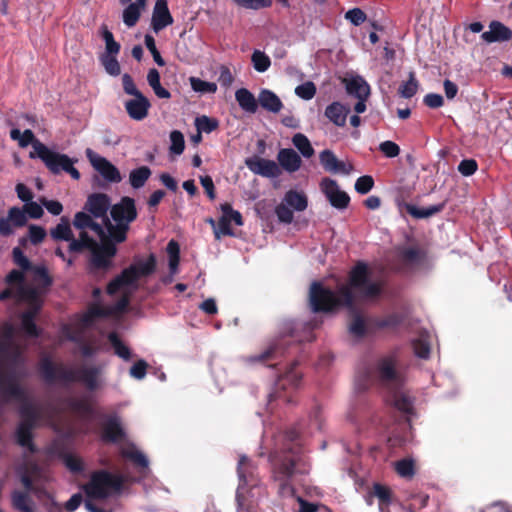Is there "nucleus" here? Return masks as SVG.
<instances>
[{
  "instance_id": "nucleus-1",
  "label": "nucleus",
  "mask_w": 512,
  "mask_h": 512,
  "mask_svg": "<svg viewBox=\"0 0 512 512\" xmlns=\"http://www.w3.org/2000/svg\"><path fill=\"white\" fill-rule=\"evenodd\" d=\"M296 429L287 430L282 436V444L270 455L272 479L278 484V493L290 497L295 493L291 479L300 470L302 446Z\"/></svg>"
},
{
  "instance_id": "nucleus-2",
  "label": "nucleus",
  "mask_w": 512,
  "mask_h": 512,
  "mask_svg": "<svg viewBox=\"0 0 512 512\" xmlns=\"http://www.w3.org/2000/svg\"><path fill=\"white\" fill-rule=\"evenodd\" d=\"M39 373L46 383L61 381L64 383H81L87 390L95 391L101 386L100 366H81L78 369L67 368L63 364H55L49 357L39 361Z\"/></svg>"
},
{
  "instance_id": "nucleus-3",
  "label": "nucleus",
  "mask_w": 512,
  "mask_h": 512,
  "mask_svg": "<svg viewBox=\"0 0 512 512\" xmlns=\"http://www.w3.org/2000/svg\"><path fill=\"white\" fill-rule=\"evenodd\" d=\"M370 276L371 272L368 264L364 261L356 262L349 272L348 285H342L338 289L339 307L354 308L355 296L353 291L364 299L379 297L383 292V284L381 281H372Z\"/></svg>"
},
{
  "instance_id": "nucleus-4",
  "label": "nucleus",
  "mask_w": 512,
  "mask_h": 512,
  "mask_svg": "<svg viewBox=\"0 0 512 512\" xmlns=\"http://www.w3.org/2000/svg\"><path fill=\"white\" fill-rule=\"evenodd\" d=\"M397 364L398 358L395 353L378 358L371 369L365 370L358 376V389L365 390L374 381L388 391L401 388L404 377L401 371L398 370Z\"/></svg>"
},
{
  "instance_id": "nucleus-5",
  "label": "nucleus",
  "mask_w": 512,
  "mask_h": 512,
  "mask_svg": "<svg viewBox=\"0 0 512 512\" xmlns=\"http://www.w3.org/2000/svg\"><path fill=\"white\" fill-rule=\"evenodd\" d=\"M110 216L115 224L111 222L109 217H105L107 233L116 242H125L130 230V224L138 216L135 200L129 196L122 197L118 203L110 208Z\"/></svg>"
},
{
  "instance_id": "nucleus-6",
  "label": "nucleus",
  "mask_w": 512,
  "mask_h": 512,
  "mask_svg": "<svg viewBox=\"0 0 512 512\" xmlns=\"http://www.w3.org/2000/svg\"><path fill=\"white\" fill-rule=\"evenodd\" d=\"M19 416L20 421L14 432L15 443L29 453L35 454L38 448L34 442V430L39 426L42 419L41 410L27 398L19 407Z\"/></svg>"
},
{
  "instance_id": "nucleus-7",
  "label": "nucleus",
  "mask_w": 512,
  "mask_h": 512,
  "mask_svg": "<svg viewBox=\"0 0 512 512\" xmlns=\"http://www.w3.org/2000/svg\"><path fill=\"white\" fill-rule=\"evenodd\" d=\"M124 481L122 475L112 474L107 470H97L91 474L90 480L83 486V490L89 498L105 499L112 493L120 492Z\"/></svg>"
},
{
  "instance_id": "nucleus-8",
  "label": "nucleus",
  "mask_w": 512,
  "mask_h": 512,
  "mask_svg": "<svg viewBox=\"0 0 512 512\" xmlns=\"http://www.w3.org/2000/svg\"><path fill=\"white\" fill-rule=\"evenodd\" d=\"M36 155L52 174L57 175L63 171L74 180L80 179V172L74 167L77 160L71 159L68 155L52 151L42 142H37Z\"/></svg>"
},
{
  "instance_id": "nucleus-9",
  "label": "nucleus",
  "mask_w": 512,
  "mask_h": 512,
  "mask_svg": "<svg viewBox=\"0 0 512 512\" xmlns=\"http://www.w3.org/2000/svg\"><path fill=\"white\" fill-rule=\"evenodd\" d=\"M7 347L4 344L0 345V399L4 402L10 400H17L19 402L26 401L27 394L25 389L19 384L18 379L14 372H5L2 369V354L5 353Z\"/></svg>"
},
{
  "instance_id": "nucleus-10",
  "label": "nucleus",
  "mask_w": 512,
  "mask_h": 512,
  "mask_svg": "<svg viewBox=\"0 0 512 512\" xmlns=\"http://www.w3.org/2000/svg\"><path fill=\"white\" fill-rule=\"evenodd\" d=\"M310 306L313 312H332L339 307L337 294L320 282L312 283L309 293Z\"/></svg>"
},
{
  "instance_id": "nucleus-11",
  "label": "nucleus",
  "mask_w": 512,
  "mask_h": 512,
  "mask_svg": "<svg viewBox=\"0 0 512 512\" xmlns=\"http://www.w3.org/2000/svg\"><path fill=\"white\" fill-rule=\"evenodd\" d=\"M116 242L112 237L109 236V240H103L100 243H96L89 252L90 265L93 270L107 271L113 266V258L117 254Z\"/></svg>"
},
{
  "instance_id": "nucleus-12",
  "label": "nucleus",
  "mask_w": 512,
  "mask_h": 512,
  "mask_svg": "<svg viewBox=\"0 0 512 512\" xmlns=\"http://www.w3.org/2000/svg\"><path fill=\"white\" fill-rule=\"evenodd\" d=\"M320 188L332 207L344 210L349 206L350 196L339 188L336 180L325 177L320 182Z\"/></svg>"
},
{
  "instance_id": "nucleus-13",
  "label": "nucleus",
  "mask_w": 512,
  "mask_h": 512,
  "mask_svg": "<svg viewBox=\"0 0 512 512\" xmlns=\"http://www.w3.org/2000/svg\"><path fill=\"white\" fill-rule=\"evenodd\" d=\"M86 156L93 168L108 182L119 183L122 180L120 171L106 158L96 154L91 149L86 150Z\"/></svg>"
},
{
  "instance_id": "nucleus-14",
  "label": "nucleus",
  "mask_w": 512,
  "mask_h": 512,
  "mask_svg": "<svg viewBox=\"0 0 512 512\" xmlns=\"http://www.w3.org/2000/svg\"><path fill=\"white\" fill-rule=\"evenodd\" d=\"M287 341L284 337L271 343L263 352L250 356V362H260L268 364L270 367H274L278 364V360L285 354Z\"/></svg>"
},
{
  "instance_id": "nucleus-15",
  "label": "nucleus",
  "mask_w": 512,
  "mask_h": 512,
  "mask_svg": "<svg viewBox=\"0 0 512 512\" xmlns=\"http://www.w3.org/2000/svg\"><path fill=\"white\" fill-rule=\"evenodd\" d=\"M245 164L251 172L263 177L275 178L281 174L279 165L273 160L254 156L247 158Z\"/></svg>"
},
{
  "instance_id": "nucleus-16",
  "label": "nucleus",
  "mask_w": 512,
  "mask_h": 512,
  "mask_svg": "<svg viewBox=\"0 0 512 512\" xmlns=\"http://www.w3.org/2000/svg\"><path fill=\"white\" fill-rule=\"evenodd\" d=\"M110 207V198L105 193H93L88 196L84 209L94 218H102L105 225V217Z\"/></svg>"
},
{
  "instance_id": "nucleus-17",
  "label": "nucleus",
  "mask_w": 512,
  "mask_h": 512,
  "mask_svg": "<svg viewBox=\"0 0 512 512\" xmlns=\"http://www.w3.org/2000/svg\"><path fill=\"white\" fill-rule=\"evenodd\" d=\"M172 23L173 17L169 11L167 0H156L151 18L153 31L158 33Z\"/></svg>"
},
{
  "instance_id": "nucleus-18",
  "label": "nucleus",
  "mask_w": 512,
  "mask_h": 512,
  "mask_svg": "<svg viewBox=\"0 0 512 512\" xmlns=\"http://www.w3.org/2000/svg\"><path fill=\"white\" fill-rule=\"evenodd\" d=\"M125 110L129 117L136 121H141L148 116L151 103L149 99L142 94L134 96L124 104Z\"/></svg>"
},
{
  "instance_id": "nucleus-19",
  "label": "nucleus",
  "mask_w": 512,
  "mask_h": 512,
  "mask_svg": "<svg viewBox=\"0 0 512 512\" xmlns=\"http://www.w3.org/2000/svg\"><path fill=\"white\" fill-rule=\"evenodd\" d=\"M237 473L240 480V487H256L259 483V478L256 473V467L246 456H241L238 462Z\"/></svg>"
},
{
  "instance_id": "nucleus-20",
  "label": "nucleus",
  "mask_w": 512,
  "mask_h": 512,
  "mask_svg": "<svg viewBox=\"0 0 512 512\" xmlns=\"http://www.w3.org/2000/svg\"><path fill=\"white\" fill-rule=\"evenodd\" d=\"M137 281L138 275H136V265H130L123 269L119 275L108 283L106 291L109 295H114L122 287L133 285Z\"/></svg>"
},
{
  "instance_id": "nucleus-21",
  "label": "nucleus",
  "mask_w": 512,
  "mask_h": 512,
  "mask_svg": "<svg viewBox=\"0 0 512 512\" xmlns=\"http://www.w3.org/2000/svg\"><path fill=\"white\" fill-rule=\"evenodd\" d=\"M125 437L124 429L121 426L120 419L117 416L109 417L102 424L101 438L104 442L118 443Z\"/></svg>"
},
{
  "instance_id": "nucleus-22",
  "label": "nucleus",
  "mask_w": 512,
  "mask_h": 512,
  "mask_svg": "<svg viewBox=\"0 0 512 512\" xmlns=\"http://www.w3.org/2000/svg\"><path fill=\"white\" fill-rule=\"evenodd\" d=\"M17 299L25 301L29 308L25 312H34L33 315H38L42 308V298L37 288L21 286L17 288Z\"/></svg>"
},
{
  "instance_id": "nucleus-23",
  "label": "nucleus",
  "mask_w": 512,
  "mask_h": 512,
  "mask_svg": "<svg viewBox=\"0 0 512 512\" xmlns=\"http://www.w3.org/2000/svg\"><path fill=\"white\" fill-rule=\"evenodd\" d=\"M481 38L487 43L504 42L512 38V31L499 21H492L489 30L482 33Z\"/></svg>"
},
{
  "instance_id": "nucleus-24",
  "label": "nucleus",
  "mask_w": 512,
  "mask_h": 512,
  "mask_svg": "<svg viewBox=\"0 0 512 512\" xmlns=\"http://www.w3.org/2000/svg\"><path fill=\"white\" fill-rule=\"evenodd\" d=\"M319 161L325 171L348 174L349 170L343 161L338 160L332 150L325 149L319 154Z\"/></svg>"
},
{
  "instance_id": "nucleus-25",
  "label": "nucleus",
  "mask_w": 512,
  "mask_h": 512,
  "mask_svg": "<svg viewBox=\"0 0 512 512\" xmlns=\"http://www.w3.org/2000/svg\"><path fill=\"white\" fill-rule=\"evenodd\" d=\"M369 494L371 497L378 499L380 512H390L389 506L393 502L394 495L388 486L381 483H374Z\"/></svg>"
},
{
  "instance_id": "nucleus-26",
  "label": "nucleus",
  "mask_w": 512,
  "mask_h": 512,
  "mask_svg": "<svg viewBox=\"0 0 512 512\" xmlns=\"http://www.w3.org/2000/svg\"><path fill=\"white\" fill-rule=\"evenodd\" d=\"M345 88L350 96L358 100L367 99L370 95V87L367 82L360 76L352 77L351 79H343Z\"/></svg>"
},
{
  "instance_id": "nucleus-27",
  "label": "nucleus",
  "mask_w": 512,
  "mask_h": 512,
  "mask_svg": "<svg viewBox=\"0 0 512 512\" xmlns=\"http://www.w3.org/2000/svg\"><path fill=\"white\" fill-rule=\"evenodd\" d=\"M277 160L279 165L289 173L299 170L302 164L300 156L291 148L280 149Z\"/></svg>"
},
{
  "instance_id": "nucleus-28",
  "label": "nucleus",
  "mask_w": 512,
  "mask_h": 512,
  "mask_svg": "<svg viewBox=\"0 0 512 512\" xmlns=\"http://www.w3.org/2000/svg\"><path fill=\"white\" fill-rule=\"evenodd\" d=\"M348 330L349 333L356 338H363L367 334L374 332L371 319L366 321V319L358 312H353Z\"/></svg>"
},
{
  "instance_id": "nucleus-29",
  "label": "nucleus",
  "mask_w": 512,
  "mask_h": 512,
  "mask_svg": "<svg viewBox=\"0 0 512 512\" xmlns=\"http://www.w3.org/2000/svg\"><path fill=\"white\" fill-rule=\"evenodd\" d=\"M349 112V107L340 102H333L326 107L325 116L336 126L343 127Z\"/></svg>"
},
{
  "instance_id": "nucleus-30",
  "label": "nucleus",
  "mask_w": 512,
  "mask_h": 512,
  "mask_svg": "<svg viewBox=\"0 0 512 512\" xmlns=\"http://www.w3.org/2000/svg\"><path fill=\"white\" fill-rule=\"evenodd\" d=\"M258 101L263 109L271 113H279L283 108L281 99L269 89H262L259 92Z\"/></svg>"
},
{
  "instance_id": "nucleus-31",
  "label": "nucleus",
  "mask_w": 512,
  "mask_h": 512,
  "mask_svg": "<svg viewBox=\"0 0 512 512\" xmlns=\"http://www.w3.org/2000/svg\"><path fill=\"white\" fill-rule=\"evenodd\" d=\"M10 138L14 141H18V145L21 148H25L28 145H32L34 151L30 152L29 157L35 158L36 155V146L37 142H40L37 138H35L34 133L30 129L24 130V132H21L18 128H13L10 131Z\"/></svg>"
},
{
  "instance_id": "nucleus-32",
  "label": "nucleus",
  "mask_w": 512,
  "mask_h": 512,
  "mask_svg": "<svg viewBox=\"0 0 512 512\" xmlns=\"http://www.w3.org/2000/svg\"><path fill=\"white\" fill-rule=\"evenodd\" d=\"M235 99L242 110L254 114L258 110L259 101L247 88H239L235 92Z\"/></svg>"
},
{
  "instance_id": "nucleus-33",
  "label": "nucleus",
  "mask_w": 512,
  "mask_h": 512,
  "mask_svg": "<svg viewBox=\"0 0 512 512\" xmlns=\"http://www.w3.org/2000/svg\"><path fill=\"white\" fill-rule=\"evenodd\" d=\"M147 0H136L130 3L122 14L123 22L127 27H134L140 19L142 11L146 8Z\"/></svg>"
},
{
  "instance_id": "nucleus-34",
  "label": "nucleus",
  "mask_w": 512,
  "mask_h": 512,
  "mask_svg": "<svg viewBox=\"0 0 512 512\" xmlns=\"http://www.w3.org/2000/svg\"><path fill=\"white\" fill-rule=\"evenodd\" d=\"M96 243L97 241L92 238L85 230H81L78 239H75L74 235L72 236L68 249L71 253H82L85 250L89 251V249L96 245Z\"/></svg>"
},
{
  "instance_id": "nucleus-35",
  "label": "nucleus",
  "mask_w": 512,
  "mask_h": 512,
  "mask_svg": "<svg viewBox=\"0 0 512 512\" xmlns=\"http://www.w3.org/2000/svg\"><path fill=\"white\" fill-rule=\"evenodd\" d=\"M66 404L72 412L82 417H91L94 413L91 403L86 398H69Z\"/></svg>"
},
{
  "instance_id": "nucleus-36",
  "label": "nucleus",
  "mask_w": 512,
  "mask_h": 512,
  "mask_svg": "<svg viewBox=\"0 0 512 512\" xmlns=\"http://www.w3.org/2000/svg\"><path fill=\"white\" fill-rule=\"evenodd\" d=\"M50 235L55 241L71 242L73 233L68 218L62 217L60 223L50 230Z\"/></svg>"
},
{
  "instance_id": "nucleus-37",
  "label": "nucleus",
  "mask_w": 512,
  "mask_h": 512,
  "mask_svg": "<svg viewBox=\"0 0 512 512\" xmlns=\"http://www.w3.org/2000/svg\"><path fill=\"white\" fill-rule=\"evenodd\" d=\"M34 312H23L21 315V330L30 338H37L41 334V330L35 323L36 315Z\"/></svg>"
},
{
  "instance_id": "nucleus-38",
  "label": "nucleus",
  "mask_w": 512,
  "mask_h": 512,
  "mask_svg": "<svg viewBox=\"0 0 512 512\" xmlns=\"http://www.w3.org/2000/svg\"><path fill=\"white\" fill-rule=\"evenodd\" d=\"M11 502L13 508L20 512H33L28 492L14 490L11 494Z\"/></svg>"
},
{
  "instance_id": "nucleus-39",
  "label": "nucleus",
  "mask_w": 512,
  "mask_h": 512,
  "mask_svg": "<svg viewBox=\"0 0 512 512\" xmlns=\"http://www.w3.org/2000/svg\"><path fill=\"white\" fill-rule=\"evenodd\" d=\"M403 321V317L398 313H391L384 317L372 318L371 324L373 325L374 331L385 328H395L399 326Z\"/></svg>"
},
{
  "instance_id": "nucleus-40",
  "label": "nucleus",
  "mask_w": 512,
  "mask_h": 512,
  "mask_svg": "<svg viewBox=\"0 0 512 512\" xmlns=\"http://www.w3.org/2000/svg\"><path fill=\"white\" fill-rule=\"evenodd\" d=\"M151 176V169L148 166H141L133 169L129 174L130 185L134 189H139L145 185Z\"/></svg>"
},
{
  "instance_id": "nucleus-41",
  "label": "nucleus",
  "mask_w": 512,
  "mask_h": 512,
  "mask_svg": "<svg viewBox=\"0 0 512 512\" xmlns=\"http://www.w3.org/2000/svg\"><path fill=\"white\" fill-rule=\"evenodd\" d=\"M444 207V202L436 205H431L426 208H418L414 205H407V212L417 219H423L441 212L444 209Z\"/></svg>"
},
{
  "instance_id": "nucleus-42",
  "label": "nucleus",
  "mask_w": 512,
  "mask_h": 512,
  "mask_svg": "<svg viewBox=\"0 0 512 512\" xmlns=\"http://www.w3.org/2000/svg\"><path fill=\"white\" fill-rule=\"evenodd\" d=\"M389 392L392 395V401L395 408L404 413L412 412L413 403L407 395L400 392V388L391 389Z\"/></svg>"
},
{
  "instance_id": "nucleus-43",
  "label": "nucleus",
  "mask_w": 512,
  "mask_h": 512,
  "mask_svg": "<svg viewBox=\"0 0 512 512\" xmlns=\"http://www.w3.org/2000/svg\"><path fill=\"white\" fill-rule=\"evenodd\" d=\"M288 206L293 207L296 211H304L308 206V200L304 193L295 190H289L284 197Z\"/></svg>"
},
{
  "instance_id": "nucleus-44",
  "label": "nucleus",
  "mask_w": 512,
  "mask_h": 512,
  "mask_svg": "<svg viewBox=\"0 0 512 512\" xmlns=\"http://www.w3.org/2000/svg\"><path fill=\"white\" fill-rule=\"evenodd\" d=\"M134 265H136V275H138V279L148 277L156 271V256L151 253L145 261H138Z\"/></svg>"
},
{
  "instance_id": "nucleus-45",
  "label": "nucleus",
  "mask_w": 512,
  "mask_h": 512,
  "mask_svg": "<svg viewBox=\"0 0 512 512\" xmlns=\"http://www.w3.org/2000/svg\"><path fill=\"white\" fill-rule=\"evenodd\" d=\"M292 143L305 158H310L315 153L309 139L302 133L295 134L292 138Z\"/></svg>"
},
{
  "instance_id": "nucleus-46",
  "label": "nucleus",
  "mask_w": 512,
  "mask_h": 512,
  "mask_svg": "<svg viewBox=\"0 0 512 512\" xmlns=\"http://www.w3.org/2000/svg\"><path fill=\"white\" fill-rule=\"evenodd\" d=\"M419 82L416 79V75L414 71L409 73L408 81L402 83L398 89V94L402 98H412L418 91Z\"/></svg>"
},
{
  "instance_id": "nucleus-47",
  "label": "nucleus",
  "mask_w": 512,
  "mask_h": 512,
  "mask_svg": "<svg viewBox=\"0 0 512 512\" xmlns=\"http://www.w3.org/2000/svg\"><path fill=\"white\" fill-rule=\"evenodd\" d=\"M297 362L294 361L286 369L283 375L279 376V382H288L292 387H297L302 379V375L296 370ZM285 386V383L282 384Z\"/></svg>"
},
{
  "instance_id": "nucleus-48",
  "label": "nucleus",
  "mask_w": 512,
  "mask_h": 512,
  "mask_svg": "<svg viewBox=\"0 0 512 512\" xmlns=\"http://www.w3.org/2000/svg\"><path fill=\"white\" fill-rule=\"evenodd\" d=\"M108 340L110 341L111 345L114 348L115 354L119 356L120 358L128 361L131 358V351L130 349L121 341V339L118 337L117 333L111 332L108 335Z\"/></svg>"
},
{
  "instance_id": "nucleus-49",
  "label": "nucleus",
  "mask_w": 512,
  "mask_h": 512,
  "mask_svg": "<svg viewBox=\"0 0 512 512\" xmlns=\"http://www.w3.org/2000/svg\"><path fill=\"white\" fill-rule=\"evenodd\" d=\"M251 61L254 69L257 72L263 73L269 69L271 66L270 57L261 50H254L251 56Z\"/></svg>"
},
{
  "instance_id": "nucleus-50",
  "label": "nucleus",
  "mask_w": 512,
  "mask_h": 512,
  "mask_svg": "<svg viewBox=\"0 0 512 512\" xmlns=\"http://www.w3.org/2000/svg\"><path fill=\"white\" fill-rule=\"evenodd\" d=\"M195 126L199 133H211L218 128L219 122L215 118L202 115L195 119Z\"/></svg>"
},
{
  "instance_id": "nucleus-51",
  "label": "nucleus",
  "mask_w": 512,
  "mask_h": 512,
  "mask_svg": "<svg viewBox=\"0 0 512 512\" xmlns=\"http://www.w3.org/2000/svg\"><path fill=\"white\" fill-rule=\"evenodd\" d=\"M399 257L404 263L413 264L423 258V253L416 247H404L399 250Z\"/></svg>"
},
{
  "instance_id": "nucleus-52",
  "label": "nucleus",
  "mask_w": 512,
  "mask_h": 512,
  "mask_svg": "<svg viewBox=\"0 0 512 512\" xmlns=\"http://www.w3.org/2000/svg\"><path fill=\"white\" fill-rule=\"evenodd\" d=\"M190 85L195 92L202 94L215 93L217 91V84L214 82L204 81L197 77L190 78Z\"/></svg>"
},
{
  "instance_id": "nucleus-53",
  "label": "nucleus",
  "mask_w": 512,
  "mask_h": 512,
  "mask_svg": "<svg viewBox=\"0 0 512 512\" xmlns=\"http://www.w3.org/2000/svg\"><path fill=\"white\" fill-rule=\"evenodd\" d=\"M395 470L401 477L411 478L415 474V465L412 459H401L395 463Z\"/></svg>"
},
{
  "instance_id": "nucleus-54",
  "label": "nucleus",
  "mask_w": 512,
  "mask_h": 512,
  "mask_svg": "<svg viewBox=\"0 0 512 512\" xmlns=\"http://www.w3.org/2000/svg\"><path fill=\"white\" fill-rule=\"evenodd\" d=\"M100 61L105 68V71L111 76H118L121 73V68L116 56L102 55Z\"/></svg>"
},
{
  "instance_id": "nucleus-55",
  "label": "nucleus",
  "mask_w": 512,
  "mask_h": 512,
  "mask_svg": "<svg viewBox=\"0 0 512 512\" xmlns=\"http://www.w3.org/2000/svg\"><path fill=\"white\" fill-rule=\"evenodd\" d=\"M170 141V152L175 155L182 154L185 148V140L183 134L178 130L172 131L170 133Z\"/></svg>"
},
{
  "instance_id": "nucleus-56",
  "label": "nucleus",
  "mask_w": 512,
  "mask_h": 512,
  "mask_svg": "<svg viewBox=\"0 0 512 512\" xmlns=\"http://www.w3.org/2000/svg\"><path fill=\"white\" fill-rule=\"evenodd\" d=\"M59 456L63 458L66 467L73 473H80L83 471L84 466L82 460L69 453H59Z\"/></svg>"
},
{
  "instance_id": "nucleus-57",
  "label": "nucleus",
  "mask_w": 512,
  "mask_h": 512,
  "mask_svg": "<svg viewBox=\"0 0 512 512\" xmlns=\"http://www.w3.org/2000/svg\"><path fill=\"white\" fill-rule=\"evenodd\" d=\"M9 220L12 222V225L15 227H23L27 223V216L24 209L19 207H11L8 211Z\"/></svg>"
},
{
  "instance_id": "nucleus-58",
  "label": "nucleus",
  "mask_w": 512,
  "mask_h": 512,
  "mask_svg": "<svg viewBox=\"0 0 512 512\" xmlns=\"http://www.w3.org/2000/svg\"><path fill=\"white\" fill-rule=\"evenodd\" d=\"M295 94L304 100H310L316 94V86L313 82L307 81L295 88Z\"/></svg>"
},
{
  "instance_id": "nucleus-59",
  "label": "nucleus",
  "mask_w": 512,
  "mask_h": 512,
  "mask_svg": "<svg viewBox=\"0 0 512 512\" xmlns=\"http://www.w3.org/2000/svg\"><path fill=\"white\" fill-rule=\"evenodd\" d=\"M144 43H145L146 48L152 54L153 59L157 63V65L164 66L165 65V61L162 58L160 52L158 51V49L156 47L154 37L152 35H150V34H146L145 37H144Z\"/></svg>"
},
{
  "instance_id": "nucleus-60",
  "label": "nucleus",
  "mask_w": 512,
  "mask_h": 512,
  "mask_svg": "<svg viewBox=\"0 0 512 512\" xmlns=\"http://www.w3.org/2000/svg\"><path fill=\"white\" fill-rule=\"evenodd\" d=\"M233 2L240 7L253 10L268 8L272 5V0H233Z\"/></svg>"
},
{
  "instance_id": "nucleus-61",
  "label": "nucleus",
  "mask_w": 512,
  "mask_h": 512,
  "mask_svg": "<svg viewBox=\"0 0 512 512\" xmlns=\"http://www.w3.org/2000/svg\"><path fill=\"white\" fill-rule=\"evenodd\" d=\"M374 186V179L372 176L370 175H364V176H361L359 177L356 182H355V190L359 193V194H367L368 192L371 191V189L373 188Z\"/></svg>"
},
{
  "instance_id": "nucleus-62",
  "label": "nucleus",
  "mask_w": 512,
  "mask_h": 512,
  "mask_svg": "<svg viewBox=\"0 0 512 512\" xmlns=\"http://www.w3.org/2000/svg\"><path fill=\"white\" fill-rule=\"evenodd\" d=\"M123 456L129 460H131L136 466H139L141 468H147L148 467V459L146 456L138 451V450H131V451H125L123 453Z\"/></svg>"
},
{
  "instance_id": "nucleus-63",
  "label": "nucleus",
  "mask_w": 512,
  "mask_h": 512,
  "mask_svg": "<svg viewBox=\"0 0 512 512\" xmlns=\"http://www.w3.org/2000/svg\"><path fill=\"white\" fill-rule=\"evenodd\" d=\"M379 150L388 158H395L400 154L399 145L390 140L381 142Z\"/></svg>"
},
{
  "instance_id": "nucleus-64",
  "label": "nucleus",
  "mask_w": 512,
  "mask_h": 512,
  "mask_svg": "<svg viewBox=\"0 0 512 512\" xmlns=\"http://www.w3.org/2000/svg\"><path fill=\"white\" fill-rule=\"evenodd\" d=\"M28 231L29 239L33 245L42 243L47 235L46 230L38 225H30Z\"/></svg>"
}]
</instances>
